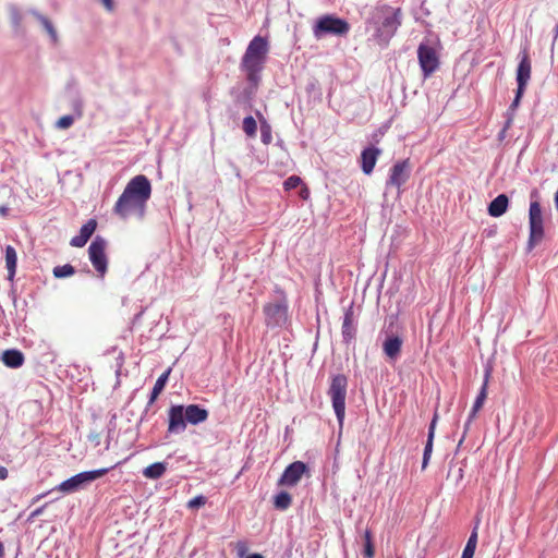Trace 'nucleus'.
I'll return each mask as SVG.
<instances>
[{
  "instance_id": "4",
  "label": "nucleus",
  "mask_w": 558,
  "mask_h": 558,
  "mask_svg": "<svg viewBox=\"0 0 558 558\" xmlns=\"http://www.w3.org/2000/svg\"><path fill=\"white\" fill-rule=\"evenodd\" d=\"M350 32V24L336 15L326 14L316 20L313 26V35L316 39H322L327 35L347 36Z\"/></svg>"
},
{
  "instance_id": "13",
  "label": "nucleus",
  "mask_w": 558,
  "mask_h": 558,
  "mask_svg": "<svg viewBox=\"0 0 558 558\" xmlns=\"http://www.w3.org/2000/svg\"><path fill=\"white\" fill-rule=\"evenodd\" d=\"M518 58H519V64L517 68L515 80H517V84L519 87V92H521V90H525L527 83L531 78V70H532L530 53H529V50L526 47L520 51Z\"/></svg>"
},
{
  "instance_id": "52",
  "label": "nucleus",
  "mask_w": 558,
  "mask_h": 558,
  "mask_svg": "<svg viewBox=\"0 0 558 558\" xmlns=\"http://www.w3.org/2000/svg\"><path fill=\"white\" fill-rule=\"evenodd\" d=\"M48 493H45V494H41V495H38L36 498H35V501L39 500L40 498L45 497Z\"/></svg>"
},
{
  "instance_id": "41",
  "label": "nucleus",
  "mask_w": 558,
  "mask_h": 558,
  "mask_svg": "<svg viewBox=\"0 0 558 558\" xmlns=\"http://www.w3.org/2000/svg\"><path fill=\"white\" fill-rule=\"evenodd\" d=\"M524 92L525 90L519 92V87L517 88L515 97H514V99L512 100V102L510 105V109L511 110H515L518 108Z\"/></svg>"
},
{
  "instance_id": "36",
  "label": "nucleus",
  "mask_w": 558,
  "mask_h": 558,
  "mask_svg": "<svg viewBox=\"0 0 558 558\" xmlns=\"http://www.w3.org/2000/svg\"><path fill=\"white\" fill-rule=\"evenodd\" d=\"M83 107H84L83 99L80 96H75L72 99V108H73V110H74V112H75L77 118L82 117V114H83Z\"/></svg>"
},
{
  "instance_id": "22",
  "label": "nucleus",
  "mask_w": 558,
  "mask_h": 558,
  "mask_svg": "<svg viewBox=\"0 0 558 558\" xmlns=\"http://www.w3.org/2000/svg\"><path fill=\"white\" fill-rule=\"evenodd\" d=\"M17 254L13 246L5 247V267L8 270V279L13 280L16 272Z\"/></svg>"
},
{
  "instance_id": "24",
  "label": "nucleus",
  "mask_w": 558,
  "mask_h": 558,
  "mask_svg": "<svg viewBox=\"0 0 558 558\" xmlns=\"http://www.w3.org/2000/svg\"><path fill=\"white\" fill-rule=\"evenodd\" d=\"M166 471V462H155L143 470V475L149 480H158L163 476Z\"/></svg>"
},
{
  "instance_id": "47",
  "label": "nucleus",
  "mask_w": 558,
  "mask_h": 558,
  "mask_svg": "<svg viewBox=\"0 0 558 558\" xmlns=\"http://www.w3.org/2000/svg\"><path fill=\"white\" fill-rule=\"evenodd\" d=\"M308 194H310V192H308V189H307V187H303V189L301 190V192H300V196H301L302 198H304V199H306V198L308 197Z\"/></svg>"
},
{
  "instance_id": "39",
  "label": "nucleus",
  "mask_w": 558,
  "mask_h": 558,
  "mask_svg": "<svg viewBox=\"0 0 558 558\" xmlns=\"http://www.w3.org/2000/svg\"><path fill=\"white\" fill-rule=\"evenodd\" d=\"M11 20H12L13 25L16 28L20 27V25L22 23V15H21V13H20L17 8H12L11 9Z\"/></svg>"
},
{
  "instance_id": "16",
  "label": "nucleus",
  "mask_w": 558,
  "mask_h": 558,
  "mask_svg": "<svg viewBox=\"0 0 558 558\" xmlns=\"http://www.w3.org/2000/svg\"><path fill=\"white\" fill-rule=\"evenodd\" d=\"M96 227V220L89 219L81 227L80 233L71 239L70 245L73 247H83L95 232Z\"/></svg>"
},
{
  "instance_id": "10",
  "label": "nucleus",
  "mask_w": 558,
  "mask_h": 558,
  "mask_svg": "<svg viewBox=\"0 0 558 558\" xmlns=\"http://www.w3.org/2000/svg\"><path fill=\"white\" fill-rule=\"evenodd\" d=\"M418 63L425 78L429 77L439 66V59L434 47L424 43L417 48Z\"/></svg>"
},
{
  "instance_id": "42",
  "label": "nucleus",
  "mask_w": 558,
  "mask_h": 558,
  "mask_svg": "<svg viewBox=\"0 0 558 558\" xmlns=\"http://www.w3.org/2000/svg\"><path fill=\"white\" fill-rule=\"evenodd\" d=\"M364 556L366 558H373L374 557V547H373V543L372 542L365 543V545H364Z\"/></svg>"
},
{
  "instance_id": "29",
  "label": "nucleus",
  "mask_w": 558,
  "mask_h": 558,
  "mask_svg": "<svg viewBox=\"0 0 558 558\" xmlns=\"http://www.w3.org/2000/svg\"><path fill=\"white\" fill-rule=\"evenodd\" d=\"M292 504V497L288 492H280L275 496L274 506L278 510H287Z\"/></svg>"
},
{
  "instance_id": "38",
  "label": "nucleus",
  "mask_w": 558,
  "mask_h": 558,
  "mask_svg": "<svg viewBox=\"0 0 558 558\" xmlns=\"http://www.w3.org/2000/svg\"><path fill=\"white\" fill-rule=\"evenodd\" d=\"M235 550H236L239 558H244V557L248 556L247 555V551H248L247 543L245 541L236 542Z\"/></svg>"
},
{
  "instance_id": "34",
  "label": "nucleus",
  "mask_w": 558,
  "mask_h": 558,
  "mask_svg": "<svg viewBox=\"0 0 558 558\" xmlns=\"http://www.w3.org/2000/svg\"><path fill=\"white\" fill-rule=\"evenodd\" d=\"M302 183V180L298 175H291L284 182L283 186L287 191L296 189Z\"/></svg>"
},
{
  "instance_id": "49",
  "label": "nucleus",
  "mask_w": 558,
  "mask_h": 558,
  "mask_svg": "<svg viewBox=\"0 0 558 558\" xmlns=\"http://www.w3.org/2000/svg\"><path fill=\"white\" fill-rule=\"evenodd\" d=\"M364 539H365V543L372 542V534L368 530H366L364 533Z\"/></svg>"
},
{
  "instance_id": "54",
  "label": "nucleus",
  "mask_w": 558,
  "mask_h": 558,
  "mask_svg": "<svg viewBox=\"0 0 558 558\" xmlns=\"http://www.w3.org/2000/svg\"><path fill=\"white\" fill-rule=\"evenodd\" d=\"M470 425H466V423L464 424V434L466 433V430L469 429Z\"/></svg>"
},
{
  "instance_id": "44",
  "label": "nucleus",
  "mask_w": 558,
  "mask_h": 558,
  "mask_svg": "<svg viewBox=\"0 0 558 558\" xmlns=\"http://www.w3.org/2000/svg\"><path fill=\"white\" fill-rule=\"evenodd\" d=\"M8 476H9V471H8V469H7V468H4V466H0V480H1V481H4V480H7V478H8Z\"/></svg>"
},
{
  "instance_id": "48",
  "label": "nucleus",
  "mask_w": 558,
  "mask_h": 558,
  "mask_svg": "<svg viewBox=\"0 0 558 558\" xmlns=\"http://www.w3.org/2000/svg\"><path fill=\"white\" fill-rule=\"evenodd\" d=\"M9 213V208L7 206H0V216H7Z\"/></svg>"
},
{
  "instance_id": "51",
  "label": "nucleus",
  "mask_w": 558,
  "mask_h": 558,
  "mask_svg": "<svg viewBox=\"0 0 558 558\" xmlns=\"http://www.w3.org/2000/svg\"><path fill=\"white\" fill-rule=\"evenodd\" d=\"M246 558H264L260 554H251Z\"/></svg>"
},
{
  "instance_id": "18",
  "label": "nucleus",
  "mask_w": 558,
  "mask_h": 558,
  "mask_svg": "<svg viewBox=\"0 0 558 558\" xmlns=\"http://www.w3.org/2000/svg\"><path fill=\"white\" fill-rule=\"evenodd\" d=\"M402 339L399 336L390 335L383 343V350L387 357L396 360L400 355Z\"/></svg>"
},
{
  "instance_id": "45",
  "label": "nucleus",
  "mask_w": 558,
  "mask_h": 558,
  "mask_svg": "<svg viewBox=\"0 0 558 558\" xmlns=\"http://www.w3.org/2000/svg\"><path fill=\"white\" fill-rule=\"evenodd\" d=\"M477 412H478V411H475V410H474V407H472V410H471V412H470V414H469V417H468V421H466V425H470V424H471V422H472V421L474 420V417L476 416Z\"/></svg>"
},
{
  "instance_id": "43",
  "label": "nucleus",
  "mask_w": 558,
  "mask_h": 558,
  "mask_svg": "<svg viewBox=\"0 0 558 558\" xmlns=\"http://www.w3.org/2000/svg\"><path fill=\"white\" fill-rule=\"evenodd\" d=\"M45 507H46V505H44V506H41V507H39V508L35 509V510L31 513V515H29V520H32V519H34V518L39 517L40 514H43Z\"/></svg>"
},
{
  "instance_id": "11",
  "label": "nucleus",
  "mask_w": 558,
  "mask_h": 558,
  "mask_svg": "<svg viewBox=\"0 0 558 558\" xmlns=\"http://www.w3.org/2000/svg\"><path fill=\"white\" fill-rule=\"evenodd\" d=\"M145 205L141 204L135 198L122 192L114 204L113 213L121 219L129 218L132 214H138L140 217L144 216Z\"/></svg>"
},
{
  "instance_id": "17",
  "label": "nucleus",
  "mask_w": 558,
  "mask_h": 558,
  "mask_svg": "<svg viewBox=\"0 0 558 558\" xmlns=\"http://www.w3.org/2000/svg\"><path fill=\"white\" fill-rule=\"evenodd\" d=\"M341 332L345 343H349L355 337L356 328L352 307H349L344 313Z\"/></svg>"
},
{
  "instance_id": "15",
  "label": "nucleus",
  "mask_w": 558,
  "mask_h": 558,
  "mask_svg": "<svg viewBox=\"0 0 558 558\" xmlns=\"http://www.w3.org/2000/svg\"><path fill=\"white\" fill-rule=\"evenodd\" d=\"M381 154V150L377 147L371 146L366 147L361 153V168L362 171L369 175L377 162L378 156Z\"/></svg>"
},
{
  "instance_id": "9",
  "label": "nucleus",
  "mask_w": 558,
  "mask_h": 558,
  "mask_svg": "<svg viewBox=\"0 0 558 558\" xmlns=\"http://www.w3.org/2000/svg\"><path fill=\"white\" fill-rule=\"evenodd\" d=\"M123 193L146 206V203L151 195L150 181L144 174L135 175L128 182Z\"/></svg>"
},
{
  "instance_id": "27",
  "label": "nucleus",
  "mask_w": 558,
  "mask_h": 558,
  "mask_svg": "<svg viewBox=\"0 0 558 558\" xmlns=\"http://www.w3.org/2000/svg\"><path fill=\"white\" fill-rule=\"evenodd\" d=\"M32 14L38 20V22L43 25V27L49 34L51 40L57 41V39H58L57 31L53 27L52 23L49 21V19L35 10L32 11Z\"/></svg>"
},
{
  "instance_id": "8",
  "label": "nucleus",
  "mask_w": 558,
  "mask_h": 558,
  "mask_svg": "<svg viewBox=\"0 0 558 558\" xmlns=\"http://www.w3.org/2000/svg\"><path fill=\"white\" fill-rule=\"evenodd\" d=\"M107 240L100 235H96L88 247L89 260L98 274L99 278H104L108 270V257L106 255Z\"/></svg>"
},
{
  "instance_id": "50",
  "label": "nucleus",
  "mask_w": 558,
  "mask_h": 558,
  "mask_svg": "<svg viewBox=\"0 0 558 558\" xmlns=\"http://www.w3.org/2000/svg\"><path fill=\"white\" fill-rule=\"evenodd\" d=\"M4 557V545L3 543L0 541V558H3Z\"/></svg>"
},
{
  "instance_id": "35",
  "label": "nucleus",
  "mask_w": 558,
  "mask_h": 558,
  "mask_svg": "<svg viewBox=\"0 0 558 558\" xmlns=\"http://www.w3.org/2000/svg\"><path fill=\"white\" fill-rule=\"evenodd\" d=\"M73 123H74V117H73V116H71V114H66V116L61 117V118L57 121L56 125H57V128H59V129H68V128H70Z\"/></svg>"
},
{
  "instance_id": "33",
  "label": "nucleus",
  "mask_w": 558,
  "mask_h": 558,
  "mask_svg": "<svg viewBox=\"0 0 558 558\" xmlns=\"http://www.w3.org/2000/svg\"><path fill=\"white\" fill-rule=\"evenodd\" d=\"M433 439H427L423 452V460H422V469H425L429 462L432 451H433Z\"/></svg>"
},
{
  "instance_id": "12",
  "label": "nucleus",
  "mask_w": 558,
  "mask_h": 558,
  "mask_svg": "<svg viewBox=\"0 0 558 558\" xmlns=\"http://www.w3.org/2000/svg\"><path fill=\"white\" fill-rule=\"evenodd\" d=\"M411 174V165L409 159H403L396 162L390 168L389 178L386 181V189L397 187L400 192V187L407 183Z\"/></svg>"
},
{
  "instance_id": "30",
  "label": "nucleus",
  "mask_w": 558,
  "mask_h": 558,
  "mask_svg": "<svg viewBox=\"0 0 558 558\" xmlns=\"http://www.w3.org/2000/svg\"><path fill=\"white\" fill-rule=\"evenodd\" d=\"M52 274L56 278L62 279L74 275L75 268L70 264L56 266L52 270Z\"/></svg>"
},
{
  "instance_id": "26",
  "label": "nucleus",
  "mask_w": 558,
  "mask_h": 558,
  "mask_svg": "<svg viewBox=\"0 0 558 558\" xmlns=\"http://www.w3.org/2000/svg\"><path fill=\"white\" fill-rule=\"evenodd\" d=\"M531 197H536V199L530 204L529 222L543 221L542 207L537 201V192L533 191Z\"/></svg>"
},
{
  "instance_id": "32",
  "label": "nucleus",
  "mask_w": 558,
  "mask_h": 558,
  "mask_svg": "<svg viewBox=\"0 0 558 558\" xmlns=\"http://www.w3.org/2000/svg\"><path fill=\"white\" fill-rule=\"evenodd\" d=\"M243 131L250 137H253L256 135L257 124H256L255 119L252 116L245 117L243 119Z\"/></svg>"
},
{
  "instance_id": "19",
  "label": "nucleus",
  "mask_w": 558,
  "mask_h": 558,
  "mask_svg": "<svg viewBox=\"0 0 558 558\" xmlns=\"http://www.w3.org/2000/svg\"><path fill=\"white\" fill-rule=\"evenodd\" d=\"M508 205H509L508 196L506 194H499L497 197H495L489 203L488 208H487L488 214L492 217H500L507 211Z\"/></svg>"
},
{
  "instance_id": "53",
  "label": "nucleus",
  "mask_w": 558,
  "mask_h": 558,
  "mask_svg": "<svg viewBox=\"0 0 558 558\" xmlns=\"http://www.w3.org/2000/svg\"><path fill=\"white\" fill-rule=\"evenodd\" d=\"M554 31H555V38H557L558 37V22H557V25L555 26Z\"/></svg>"
},
{
  "instance_id": "37",
  "label": "nucleus",
  "mask_w": 558,
  "mask_h": 558,
  "mask_svg": "<svg viewBox=\"0 0 558 558\" xmlns=\"http://www.w3.org/2000/svg\"><path fill=\"white\" fill-rule=\"evenodd\" d=\"M206 501H207L206 497H204L203 495H198V496L192 498L187 502V507L190 509H197V508L204 506L206 504Z\"/></svg>"
},
{
  "instance_id": "14",
  "label": "nucleus",
  "mask_w": 558,
  "mask_h": 558,
  "mask_svg": "<svg viewBox=\"0 0 558 558\" xmlns=\"http://www.w3.org/2000/svg\"><path fill=\"white\" fill-rule=\"evenodd\" d=\"M307 471L308 468L304 462L294 461L284 469L279 478V485L295 486Z\"/></svg>"
},
{
  "instance_id": "3",
  "label": "nucleus",
  "mask_w": 558,
  "mask_h": 558,
  "mask_svg": "<svg viewBox=\"0 0 558 558\" xmlns=\"http://www.w3.org/2000/svg\"><path fill=\"white\" fill-rule=\"evenodd\" d=\"M208 411L198 404H174L168 410V433L181 434L187 424L198 425L208 418Z\"/></svg>"
},
{
  "instance_id": "28",
  "label": "nucleus",
  "mask_w": 558,
  "mask_h": 558,
  "mask_svg": "<svg viewBox=\"0 0 558 558\" xmlns=\"http://www.w3.org/2000/svg\"><path fill=\"white\" fill-rule=\"evenodd\" d=\"M489 372L487 371L485 374L484 383L481 387V390L473 403L474 410L480 411L487 398V386H488Z\"/></svg>"
},
{
  "instance_id": "6",
  "label": "nucleus",
  "mask_w": 558,
  "mask_h": 558,
  "mask_svg": "<svg viewBox=\"0 0 558 558\" xmlns=\"http://www.w3.org/2000/svg\"><path fill=\"white\" fill-rule=\"evenodd\" d=\"M347 387V377L342 374H338L332 377L328 390V396L331 399L332 408L340 425H342L345 414Z\"/></svg>"
},
{
  "instance_id": "20",
  "label": "nucleus",
  "mask_w": 558,
  "mask_h": 558,
  "mask_svg": "<svg viewBox=\"0 0 558 558\" xmlns=\"http://www.w3.org/2000/svg\"><path fill=\"white\" fill-rule=\"evenodd\" d=\"M530 235L527 241V250L532 251L544 236V225L543 221L529 222Z\"/></svg>"
},
{
  "instance_id": "46",
  "label": "nucleus",
  "mask_w": 558,
  "mask_h": 558,
  "mask_svg": "<svg viewBox=\"0 0 558 558\" xmlns=\"http://www.w3.org/2000/svg\"><path fill=\"white\" fill-rule=\"evenodd\" d=\"M107 10L111 11L113 9L112 0H100Z\"/></svg>"
},
{
  "instance_id": "5",
  "label": "nucleus",
  "mask_w": 558,
  "mask_h": 558,
  "mask_svg": "<svg viewBox=\"0 0 558 558\" xmlns=\"http://www.w3.org/2000/svg\"><path fill=\"white\" fill-rule=\"evenodd\" d=\"M113 468L114 466L81 472V473L75 474L72 477L63 481L58 486H56L52 490H58L63 494L75 493L80 489L85 488L93 481H96V480L100 478L101 476L106 475Z\"/></svg>"
},
{
  "instance_id": "31",
  "label": "nucleus",
  "mask_w": 558,
  "mask_h": 558,
  "mask_svg": "<svg viewBox=\"0 0 558 558\" xmlns=\"http://www.w3.org/2000/svg\"><path fill=\"white\" fill-rule=\"evenodd\" d=\"M260 140L265 145L272 141L271 125L265 119H260Z\"/></svg>"
},
{
  "instance_id": "7",
  "label": "nucleus",
  "mask_w": 558,
  "mask_h": 558,
  "mask_svg": "<svg viewBox=\"0 0 558 558\" xmlns=\"http://www.w3.org/2000/svg\"><path fill=\"white\" fill-rule=\"evenodd\" d=\"M276 291L280 294L278 301L269 302L263 308L265 323L270 328H281L288 323V301L286 294L280 289Z\"/></svg>"
},
{
  "instance_id": "25",
  "label": "nucleus",
  "mask_w": 558,
  "mask_h": 558,
  "mask_svg": "<svg viewBox=\"0 0 558 558\" xmlns=\"http://www.w3.org/2000/svg\"><path fill=\"white\" fill-rule=\"evenodd\" d=\"M477 529L478 524L473 527L466 545L462 551L461 558H473L477 545Z\"/></svg>"
},
{
  "instance_id": "23",
  "label": "nucleus",
  "mask_w": 558,
  "mask_h": 558,
  "mask_svg": "<svg viewBox=\"0 0 558 558\" xmlns=\"http://www.w3.org/2000/svg\"><path fill=\"white\" fill-rule=\"evenodd\" d=\"M171 373V368H168L166 372H163L156 380L153 390L149 396L148 405H151L158 396L165 389V386L167 385V381L169 379V375Z\"/></svg>"
},
{
  "instance_id": "2",
  "label": "nucleus",
  "mask_w": 558,
  "mask_h": 558,
  "mask_svg": "<svg viewBox=\"0 0 558 558\" xmlns=\"http://www.w3.org/2000/svg\"><path fill=\"white\" fill-rule=\"evenodd\" d=\"M268 52L269 43L267 38L257 35L248 43L241 59L240 70L245 74L246 81L254 88L260 83Z\"/></svg>"
},
{
  "instance_id": "1",
  "label": "nucleus",
  "mask_w": 558,
  "mask_h": 558,
  "mask_svg": "<svg viewBox=\"0 0 558 558\" xmlns=\"http://www.w3.org/2000/svg\"><path fill=\"white\" fill-rule=\"evenodd\" d=\"M403 14L400 8L384 4L374 8L366 19L365 28L369 33L368 40L386 47L402 24Z\"/></svg>"
},
{
  "instance_id": "21",
  "label": "nucleus",
  "mask_w": 558,
  "mask_h": 558,
  "mask_svg": "<svg viewBox=\"0 0 558 558\" xmlns=\"http://www.w3.org/2000/svg\"><path fill=\"white\" fill-rule=\"evenodd\" d=\"M3 364L11 368L21 367L24 363V355L20 350L10 349L2 353L1 357Z\"/></svg>"
},
{
  "instance_id": "40",
  "label": "nucleus",
  "mask_w": 558,
  "mask_h": 558,
  "mask_svg": "<svg viewBox=\"0 0 558 558\" xmlns=\"http://www.w3.org/2000/svg\"><path fill=\"white\" fill-rule=\"evenodd\" d=\"M437 421H438V414L436 412L434 414L433 418H432V422H430L429 426H428L427 439H433L434 440Z\"/></svg>"
}]
</instances>
